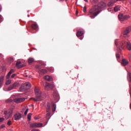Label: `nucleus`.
Returning <instances> with one entry per match:
<instances>
[{
	"mask_svg": "<svg viewBox=\"0 0 131 131\" xmlns=\"http://www.w3.org/2000/svg\"><path fill=\"white\" fill-rule=\"evenodd\" d=\"M7 124L9 125V126H10V125H11V124H12V121H9L7 122Z\"/></svg>",
	"mask_w": 131,
	"mask_h": 131,
	"instance_id": "obj_35",
	"label": "nucleus"
},
{
	"mask_svg": "<svg viewBox=\"0 0 131 131\" xmlns=\"http://www.w3.org/2000/svg\"><path fill=\"white\" fill-rule=\"evenodd\" d=\"M28 115H32V114H31V113H29V114H28Z\"/></svg>",
	"mask_w": 131,
	"mask_h": 131,
	"instance_id": "obj_43",
	"label": "nucleus"
},
{
	"mask_svg": "<svg viewBox=\"0 0 131 131\" xmlns=\"http://www.w3.org/2000/svg\"><path fill=\"white\" fill-rule=\"evenodd\" d=\"M108 11H110V9H108Z\"/></svg>",
	"mask_w": 131,
	"mask_h": 131,
	"instance_id": "obj_52",
	"label": "nucleus"
},
{
	"mask_svg": "<svg viewBox=\"0 0 131 131\" xmlns=\"http://www.w3.org/2000/svg\"><path fill=\"white\" fill-rule=\"evenodd\" d=\"M6 102L7 103H11V102H12V99H7V100L6 101Z\"/></svg>",
	"mask_w": 131,
	"mask_h": 131,
	"instance_id": "obj_33",
	"label": "nucleus"
},
{
	"mask_svg": "<svg viewBox=\"0 0 131 131\" xmlns=\"http://www.w3.org/2000/svg\"><path fill=\"white\" fill-rule=\"evenodd\" d=\"M128 64V60L125 59H123L122 60V64L123 66H126Z\"/></svg>",
	"mask_w": 131,
	"mask_h": 131,
	"instance_id": "obj_16",
	"label": "nucleus"
},
{
	"mask_svg": "<svg viewBox=\"0 0 131 131\" xmlns=\"http://www.w3.org/2000/svg\"><path fill=\"white\" fill-rule=\"evenodd\" d=\"M5 120V118H0V122H3Z\"/></svg>",
	"mask_w": 131,
	"mask_h": 131,
	"instance_id": "obj_38",
	"label": "nucleus"
},
{
	"mask_svg": "<svg viewBox=\"0 0 131 131\" xmlns=\"http://www.w3.org/2000/svg\"><path fill=\"white\" fill-rule=\"evenodd\" d=\"M47 115H51V106L49 104L47 105Z\"/></svg>",
	"mask_w": 131,
	"mask_h": 131,
	"instance_id": "obj_17",
	"label": "nucleus"
},
{
	"mask_svg": "<svg viewBox=\"0 0 131 131\" xmlns=\"http://www.w3.org/2000/svg\"><path fill=\"white\" fill-rule=\"evenodd\" d=\"M83 11L84 13H85V12H86V6L84 7Z\"/></svg>",
	"mask_w": 131,
	"mask_h": 131,
	"instance_id": "obj_39",
	"label": "nucleus"
},
{
	"mask_svg": "<svg viewBox=\"0 0 131 131\" xmlns=\"http://www.w3.org/2000/svg\"><path fill=\"white\" fill-rule=\"evenodd\" d=\"M60 2H64V0H60Z\"/></svg>",
	"mask_w": 131,
	"mask_h": 131,
	"instance_id": "obj_48",
	"label": "nucleus"
},
{
	"mask_svg": "<svg viewBox=\"0 0 131 131\" xmlns=\"http://www.w3.org/2000/svg\"><path fill=\"white\" fill-rule=\"evenodd\" d=\"M34 119H35V120H37V119H39V118H40V116H35L34 117Z\"/></svg>",
	"mask_w": 131,
	"mask_h": 131,
	"instance_id": "obj_31",
	"label": "nucleus"
},
{
	"mask_svg": "<svg viewBox=\"0 0 131 131\" xmlns=\"http://www.w3.org/2000/svg\"><path fill=\"white\" fill-rule=\"evenodd\" d=\"M16 75H17V74H12V75H11V78H14V77H15V76H16Z\"/></svg>",
	"mask_w": 131,
	"mask_h": 131,
	"instance_id": "obj_37",
	"label": "nucleus"
},
{
	"mask_svg": "<svg viewBox=\"0 0 131 131\" xmlns=\"http://www.w3.org/2000/svg\"><path fill=\"white\" fill-rule=\"evenodd\" d=\"M31 27L32 29H34V30H36V29H37L38 26L36 24H33L32 25Z\"/></svg>",
	"mask_w": 131,
	"mask_h": 131,
	"instance_id": "obj_21",
	"label": "nucleus"
},
{
	"mask_svg": "<svg viewBox=\"0 0 131 131\" xmlns=\"http://www.w3.org/2000/svg\"><path fill=\"white\" fill-rule=\"evenodd\" d=\"M4 81V77L2 76L0 78V86H2L3 85V81Z\"/></svg>",
	"mask_w": 131,
	"mask_h": 131,
	"instance_id": "obj_29",
	"label": "nucleus"
},
{
	"mask_svg": "<svg viewBox=\"0 0 131 131\" xmlns=\"http://www.w3.org/2000/svg\"><path fill=\"white\" fill-rule=\"evenodd\" d=\"M12 73H14V70L13 69L11 70L7 74L6 77L7 79H9V78H10V76H11V74H12Z\"/></svg>",
	"mask_w": 131,
	"mask_h": 131,
	"instance_id": "obj_19",
	"label": "nucleus"
},
{
	"mask_svg": "<svg viewBox=\"0 0 131 131\" xmlns=\"http://www.w3.org/2000/svg\"><path fill=\"white\" fill-rule=\"evenodd\" d=\"M114 10L115 12H118V11L120 10V6H116L114 8Z\"/></svg>",
	"mask_w": 131,
	"mask_h": 131,
	"instance_id": "obj_24",
	"label": "nucleus"
},
{
	"mask_svg": "<svg viewBox=\"0 0 131 131\" xmlns=\"http://www.w3.org/2000/svg\"><path fill=\"white\" fill-rule=\"evenodd\" d=\"M27 28L28 29V27H27Z\"/></svg>",
	"mask_w": 131,
	"mask_h": 131,
	"instance_id": "obj_53",
	"label": "nucleus"
},
{
	"mask_svg": "<svg viewBox=\"0 0 131 131\" xmlns=\"http://www.w3.org/2000/svg\"><path fill=\"white\" fill-rule=\"evenodd\" d=\"M31 88V84L29 82L25 83L23 86L20 88V91L21 92H24L26 90H28Z\"/></svg>",
	"mask_w": 131,
	"mask_h": 131,
	"instance_id": "obj_5",
	"label": "nucleus"
},
{
	"mask_svg": "<svg viewBox=\"0 0 131 131\" xmlns=\"http://www.w3.org/2000/svg\"><path fill=\"white\" fill-rule=\"evenodd\" d=\"M6 126H5V124H3L1 126V128H4V127H5Z\"/></svg>",
	"mask_w": 131,
	"mask_h": 131,
	"instance_id": "obj_40",
	"label": "nucleus"
},
{
	"mask_svg": "<svg viewBox=\"0 0 131 131\" xmlns=\"http://www.w3.org/2000/svg\"><path fill=\"white\" fill-rule=\"evenodd\" d=\"M53 96L55 98V100H58V99H59V94H58V92H57V91L53 92Z\"/></svg>",
	"mask_w": 131,
	"mask_h": 131,
	"instance_id": "obj_15",
	"label": "nucleus"
},
{
	"mask_svg": "<svg viewBox=\"0 0 131 131\" xmlns=\"http://www.w3.org/2000/svg\"><path fill=\"white\" fill-rule=\"evenodd\" d=\"M21 117V115H14L13 118H14L15 120H19Z\"/></svg>",
	"mask_w": 131,
	"mask_h": 131,
	"instance_id": "obj_22",
	"label": "nucleus"
},
{
	"mask_svg": "<svg viewBox=\"0 0 131 131\" xmlns=\"http://www.w3.org/2000/svg\"><path fill=\"white\" fill-rule=\"evenodd\" d=\"M118 18L120 21H124V20H127L129 18V16L120 14L118 15Z\"/></svg>",
	"mask_w": 131,
	"mask_h": 131,
	"instance_id": "obj_6",
	"label": "nucleus"
},
{
	"mask_svg": "<svg viewBox=\"0 0 131 131\" xmlns=\"http://www.w3.org/2000/svg\"><path fill=\"white\" fill-rule=\"evenodd\" d=\"M13 114V109H10L9 111H5L4 114H7L8 115H12Z\"/></svg>",
	"mask_w": 131,
	"mask_h": 131,
	"instance_id": "obj_18",
	"label": "nucleus"
},
{
	"mask_svg": "<svg viewBox=\"0 0 131 131\" xmlns=\"http://www.w3.org/2000/svg\"><path fill=\"white\" fill-rule=\"evenodd\" d=\"M130 97H131V93L130 92Z\"/></svg>",
	"mask_w": 131,
	"mask_h": 131,
	"instance_id": "obj_51",
	"label": "nucleus"
},
{
	"mask_svg": "<svg viewBox=\"0 0 131 131\" xmlns=\"http://www.w3.org/2000/svg\"><path fill=\"white\" fill-rule=\"evenodd\" d=\"M52 71H53V70L50 69V72H52Z\"/></svg>",
	"mask_w": 131,
	"mask_h": 131,
	"instance_id": "obj_47",
	"label": "nucleus"
},
{
	"mask_svg": "<svg viewBox=\"0 0 131 131\" xmlns=\"http://www.w3.org/2000/svg\"><path fill=\"white\" fill-rule=\"evenodd\" d=\"M97 6H98V9L100 10V9H106L107 7V4H106V3L103 2H101L99 3Z\"/></svg>",
	"mask_w": 131,
	"mask_h": 131,
	"instance_id": "obj_9",
	"label": "nucleus"
},
{
	"mask_svg": "<svg viewBox=\"0 0 131 131\" xmlns=\"http://www.w3.org/2000/svg\"><path fill=\"white\" fill-rule=\"evenodd\" d=\"M12 82V80L11 79H8L6 81V84L9 85Z\"/></svg>",
	"mask_w": 131,
	"mask_h": 131,
	"instance_id": "obj_30",
	"label": "nucleus"
},
{
	"mask_svg": "<svg viewBox=\"0 0 131 131\" xmlns=\"http://www.w3.org/2000/svg\"><path fill=\"white\" fill-rule=\"evenodd\" d=\"M99 13L100 10H99V6L96 5L89 10L88 15L91 19H94V18L97 17V16L99 15Z\"/></svg>",
	"mask_w": 131,
	"mask_h": 131,
	"instance_id": "obj_2",
	"label": "nucleus"
},
{
	"mask_svg": "<svg viewBox=\"0 0 131 131\" xmlns=\"http://www.w3.org/2000/svg\"><path fill=\"white\" fill-rule=\"evenodd\" d=\"M28 17H30V16L29 15H28Z\"/></svg>",
	"mask_w": 131,
	"mask_h": 131,
	"instance_id": "obj_50",
	"label": "nucleus"
},
{
	"mask_svg": "<svg viewBox=\"0 0 131 131\" xmlns=\"http://www.w3.org/2000/svg\"><path fill=\"white\" fill-rule=\"evenodd\" d=\"M19 115H21V114H20Z\"/></svg>",
	"mask_w": 131,
	"mask_h": 131,
	"instance_id": "obj_54",
	"label": "nucleus"
},
{
	"mask_svg": "<svg viewBox=\"0 0 131 131\" xmlns=\"http://www.w3.org/2000/svg\"><path fill=\"white\" fill-rule=\"evenodd\" d=\"M130 31H131V27H128L126 28L123 32V36H125L126 35L128 34V33H129Z\"/></svg>",
	"mask_w": 131,
	"mask_h": 131,
	"instance_id": "obj_11",
	"label": "nucleus"
},
{
	"mask_svg": "<svg viewBox=\"0 0 131 131\" xmlns=\"http://www.w3.org/2000/svg\"><path fill=\"white\" fill-rule=\"evenodd\" d=\"M84 33V31L82 29H79L77 34L76 35L78 37H79V36H82V35Z\"/></svg>",
	"mask_w": 131,
	"mask_h": 131,
	"instance_id": "obj_14",
	"label": "nucleus"
},
{
	"mask_svg": "<svg viewBox=\"0 0 131 131\" xmlns=\"http://www.w3.org/2000/svg\"><path fill=\"white\" fill-rule=\"evenodd\" d=\"M28 62H29V64H31V63L34 62V59H33L32 58H30L28 59Z\"/></svg>",
	"mask_w": 131,
	"mask_h": 131,
	"instance_id": "obj_28",
	"label": "nucleus"
},
{
	"mask_svg": "<svg viewBox=\"0 0 131 131\" xmlns=\"http://www.w3.org/2000/svg\"><path fill=\"white\" fill-rule=\"evenodd\" d=\"M28 120L29 121L31 120V115H28Z\"/></svg>",
	"mask_w": 131,
	"mask_h": 131,
	"instance_id": "obj_34",
	"label": "nucleus"
},
{
	"mask_svg": "<svg viewBox=\"0 0 131 131\" xmlns=\"http://www.w3.org/2000/svg\"><path fill=\"white\" fill-rule=\"evenodd\" d=\"M3 56V54L0 53V57H2Z\"/></svg>",
	"mask_w": 131,
	"mask_h": 131,
	"instance_id": "obj_44",
	"label": "nucleus"
},
{
	"mask_svg": "<svg viewBox=\"0 0 131 131\" xmlns=\"http://www.w3.org/2000/svg\"><path fill=\"white\" fill-rule=\"evenodd\" d=\"M52 112L56 111V104L55 103L52 104Z\"/></svg>",
	"mask_w": 131,
	"mask_h": 131,
	"instance_id": "obj_26",
	"label": "nucleus"
},
{
	"mask_svg": "<svg viewBox=\"0 0 131 131\" xmlns=\"http://www.w3.org/2000/svg\"><path fill=\"white\" fill-rule=\"evenodd\" d=\"M54 88H55V85L49 83H47L46 86H45V89L46 91H50V90H52V89H54Z\"/></svg>",
	"mask_w": 131,
	"mask_h": 131,
	"instance_id": "obj_8",
	"label": "nucleus"
},
{
	"mask_svg": "<svg viewBox=\"0 0 131 131\" xmlns=\"http://www.w3.org/2000/svg\"><path fill=\"white\" fill-rule=\"evenodd\" d=\"M114 3H115L114 1H111L107 4L108 7H113V5H114Z\"/></svg>",
	"mask_w": 131,
	"mask_h": 131,
	"instance_id": "obj_25",
	"label": "nucleus"
},
{
	"mask_svg": "<svg viewBox=\"0 0 131 131\" xmlns=\"http://www.w3.org/2000/svg\"><path fill=\"white\" fill-rule=\"evenodd\" d=\"M35 94L36 95V98H32L34 102H37V101H41V92L37 88L35 89Z\"/></svg>",
	"mask_w": 131,
	"mask_h": 131,
	"instance_id": "obj_4",
	"label": "nucleus"
},
{
	"mask_svg": "<svg viewBox=\"0 0 131 131\" xmlns=\"http://www.w3.org/2000/svg\"><path fill=\"white\" fill-rule=\"evenodd\" d=\"M30 127H42V123H32L30 125Z\"/></svg>",
	"mask_w": 131,
	"mask_h": 131,
	"instance_id": "obj_7",
	"label": "nucleus"
},
{
	"mask_svg": "<svg viewBox=\"0 0 131 131\" xmlns=\"http://www.w3.org/2000/svg\"><path fill=\"white\" fill-rule=\"evenodd\" d=\"M76 16H77V15H78V11H76Z\"/></svg>",
	"mask_w": 131,
	"mask_h": 131,
	"instance_id": "obj_41",
	"label": "nucleus"
},
{
	"mask_svg": "<svg viewBox=\"0 0 131 131\" xmlns=\"http://www.w3.org/2000/svg\"><path fill=\"white\" fill-rule=\"evenodd\" d=\"M130 108L131 109V103L130 104Z\"/></svg>",
	"mask_w": 131,
	"mask_h": 131,
	"instance_id": "obj_49",
	"label": "nucleus"
},
{
	"mask_svg": "<svg viewBox=\"0 0 131 131\" xmlns=\"http://www.w3.org/2000/svg\"><path fill=\"white\" fill-rule=\"evenodd\" d=\"M29 110V109L26 108H26H24V109L22 110V112H23H23L24 113V115H27V112H28Z\"/></svg>",
	"mask_w": 131,
	"mask_h": 131,
	"instance_id": "obj_23",
	"label": "nucleus"
},
{
	"mask_svg": "<svg viewBox=\"0 0 131 131\" xmlns=\"http://www.w3.org/2000/svg\"><path fill=\"white\" fill-rule=\"evenodd\" d=\"M21 62L20 61H17L16 63V66L17 67L18 69H20V68H23L24 67V64H21Z\"/></svg>",
	"mask_w": 131,
	"mask_h": 131,
	"instance_id": "obj_13",
	"label": "nucleus"
},
{
	"mask_svg": "<svg viewBox=\"0 0 131 131\" xmlns=\"http://www.w3.org/2000/svg\"><path fill=\"white\" fill-rule=\"evenodd\" d=\"M45 79L48 80V81H52L53 80V78L50 76H46L44 77Z\"/></svg>",
	"mask_w": 131,
	"mask_h": 131,
	"instance_id": "obj_20",
	"label": "nucleus"
},
{
	"mask_svg": "<svg viewBox=\"0 0 131 131\" xmlns=\"http://www.w3.org/2000/svg\"><path fill=\"white\" fill-rule=\"evenodd\" d=\"M84 2H86V3H88V0H84Z\"/></svg>",
	"mask_w": 131,
	"mask_h": 131,
	"instance_id": "obj_46",
	"label": "nucleus"
},
{
	"mask_svg": "<svg viewBox=\"0 0 131 131\" xmlns=\"http://www.w3.org/2000/svg\"><path fill=\"white\" fill-rule=\"evenodd\" d=\"M116 57L117 59H119V58H120V56L118 54H116Z\"/></svg>",
	"mask_w": 131,
	"mask_h": 131,
	"instance_id": "obj_36",
	"label": "nucleus"
},
{
	"mask_svg": "<svg viewBox=\"0 0 131 131\" xmlns=\"http://www.w3.org/2000/svg\"><path fill=\"white\" fill-rule=\"evenodd\" d=\"M24 101H25V98H23V97L17 98L14 99V102L17 103H22V102H24Z\"/></svg>",
	"mask_w": 131,
	"mask_h": 131,
	"instance_id": "obj_12",
	"label": "nucleus"
},
{
	"mask_svg": "<svg viewBox=\"0 0 131 131\" xmlns=\"http://www.w3.org/2000/svg\"><path fill=\"white\" fill-rule=\"evenodd\" d=\"M40 72H41V73H42V74H46V73H48V71H47V70H45V69H41L40 70Z\"/></svg>",
	"mask_w": 131,
	"mask_h": 131,
	"instance_id": "obj_27",
	"label": "nucleus"
},
{
	"mask_svg": "<svg viewBox=\"0 0 131 131\" xmlns=\"http://www.w3.org/2000/svg\"><path fill=\"white\" fill-rule=\"evenodd\" d=\"M9 60L10 61V62H13V61H14V58L12 57H10L9 58Z\"/></svg>",
	"mask_w": 131,
	"mask_h": 131,
	"instance_id": "obj_32",
	"label": "nucleus"
},
{
	"mask_svg": "<svg viewBox=\"0 0 131 131\" xmlns=\"http://www.w3.org/2000/svg\"><path fill=\"white\" fill-rule=\"evenodd\" d=\"M129 59L131 60V55L129 56Z\"/></svg>",
	"mask_w": 131,
	"mask_h": 131,
	"instance_id": "obj_45",
	"label": "nucleus"
},
{
	"mask_svg": "<svg viewBox=\"0 0 131 131\" xmlns=\"http://www.w3.org/2000/svg\"><path fill=\"white\" fill-rule=\"evenodd\" d=\"M99 13L100 10H99V6L96 5L89 10L88 15L91 19H94V18L97 17V16L99 15Z\"/></svg>",
	"mask_w": 131,
	"mask_h": 131,
	"instance_id": "obj_3",
	"label": "nucleus"
},
{
	"mask_svg": "<svg viewBox=\"0 0 131 131\" xmlns=\"http://www.w3.org/2000/svg\"><path fill=\"white\" fill-rule=\"evenodd\" d=\"M116 46H118L120 51L123 50L124 47H126L128 51H131V43L128 41H115Z\"/></svg>",
	"mask_w": 131,
	"mask_h": 131,
	"instance_id": "obj_1",
	"label": "nucleus"
},
{
	"mask_svg": "<svg viewBox=\"0 0 131 131\" xmlns=\"http://www.w3.org/2000/svg\"><path fill=\"white\" fill-rule=\"evenodd\" d=\"M98 2V0H94V3H97Z\"/></svg>",
	"mask_w": 131,
	"mask_h": 131,
	"instance_id": "obj_42",
	"label": "nucleus"
},
{
	"mask_svg": "<svg viewBox=\"0 0 131 131\" xmlns=\"http://www.w3.org/2000/svg\"><path fill=\"white\" fill-rule=\"evenodd\" d=\"M18 86V83L15 82L12 85H11L7 88V91H12V90H14V89H16Z\"/></svg>",
	"mask_w": 131,
	"mask_h": 131,
	"instance_id": "obj_10",
	"label": "nucleus"
}]
</instances>
